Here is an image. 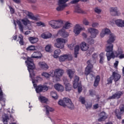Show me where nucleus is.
<instances>
[{"label":"nucleus","mask_w":124,"mask_h":124,"mask_svg":"<svg viewBox=\"0 0 124 124\" xmlns=\"http://www.w3.org/2000/svg\"><path fill=\"white\" fill-rule=\"evenodd\" d=\"M27 63L28 71L30 74V77L32 79V82L33 84L36 83L38 80H41V78L39 77H37L35 79H33V76H34V73H33V69L35 68V65L33 63V61L31 58L30 57L27 58V61L25 62Z\"/></svg>","instance_id":"1"},{"label":"nucleus","mask_w":124,"mask_h":124,"mask_svg":"<svg viewBox=\"0 0 124 124\" xmlns=\"http://www.w3.org/2000/svg\"><path fill=\"white\" fill-rule=\"evenodd\" d=\"M108 45L106 46V51L108 61H109L111 59H114L115 51H113L114 45L113 44H108Z\"/></svg>","instance_id":"2"},{"label":"nucleus","mask_w":124,"mask_h":124,"mask_svg":"<svg viewBox=\"0 0 124 124\" xmlns=\"http://www.w3.org/2000/svg\"><path fill=\"white\" fill-rule=\"evenodd\" d=\"M67 42V40L62 38H58L56 40V43L54 44V46L58 49H63L64 45Z\"/></svg>","instance_id":"3"},{"label":"nucleus","mask_w":124,"mask_h":124,"mask_svg":"<svg viewBox=\"0 0 124 124\" xmlns=\"http://www.w3.org/2000/svg\"><path fill=\"white\" fill-rule=\"evenodd\" d=\"M95 62V60L93 59H90L87 62V66L85 69V75H89L91 72H93V65Z\"/></svg>","instance_id":"4"},{"label":"nucleus","mask_w":124,"mask_h":124,"mask_svg":"<svg viewBox=\"0 0 124 124\" xmlns=\"http://www.w3.org/2000/svg\"><path fill=\"white\" fill-rule=\"evenodd\" d=\"M67 1H68V0H59L56 10L57 11H62L65 7H67V4H66V2Z\"/></svg>","instance_id":"5"},{"label":"nucleus","mask_w":124,"mask_h":124,"mask_svg":"<svg viewBox=\"0 0 124 124\" xmlns=\"http://www.w3.org/2000/svg\"><path fill=\"white\" fill-rule=\"evenodd\" d=\"M121 79V75L120 74L113 72L112 75L108 79V84H111L112 80H113L114 82H117Z\"/></svg>","instance_id":"6"},{"label":"nucleus","mask_w":124,"mask_h":124,"mask_svg":"<svg viewBox=\"0 0 124 124\" xmlns=\"http://www.w3.org/2000/svg\"><path fill=\"white\" fill-rule=\"evenodd\" d=\"M78 82H79V77L76 76L73 82V87L74 89H77L78 88V93H81L82 92V85L78 83Z\"/></svg>","instance_id":"7"},{"label":"nucleus","mask_w":124,"mask_h":124,"mask_svg":"<svg viewBox=\"0 0 124 124\" xmlns=\"http://www.w3.org/2000/svg\"><path fill=\"white\" fill-rule=\"evenodd\" d=\"M86 28L81 26V24H77L74 27L73 32L75 35H78L82 31H85Z\"/></svg>","instance_id":"8"},{"label":"nucleus","mask_w":124,"mask_h":124,"mask_svg":"<svg viewBox=\"0 0 124 124\" xmlns=\"http://www.w3.org/2000/svg\"><path fill=\"white\" fill-rule=\"evenodd\" d=\"M124 113V105H121L120 107V110L116 109L115 111V115L119 120H122V114Z\"/></svg>","instance_id":"9"},{"label":"nucleus","mask_w":124,"mask_h":124,"mask_svg":"<svg viewBox=\"0 0 124 124\" xmlns=\"http://www.w3.org/2000/svg\"><path fill=\"white\" fill-rule=\"evenodd\" d=\"M55 70L56 75L55 82H58V81L61 80L62 76L63 75L64 71H63L62 69L60 68L56 69Z\"/></svg>","instance_id":"10"},{"label":"nucleus","mask_w":124,"mask_h":124,"mask_svg":"<svg viewBox=\"0 0 124 124\" xmlns=\"http://www.w3.org/2000/svg\"><path fill=\"white\" fill-rule=\"evenodd\" d=\"M63 81L66 92H70V91L72 90V86L70 84L69 81L67 80V78H64Z\"/></svg>","instance_id":"11"},{"label":"nucleus","mask_w":124,"mask_h":124,"mask_svg":"<svg viewBox=\"0 0 124 124\" xmlns=\"http://www.w3.org/2000/svg\"><path fill=\"white\" fill-rule=\"evenodd\" d=\"M116 35L113 33H110L108 36V40L107 41V44H113L115 41H116Z\"/></svg>","instance_id":"12"},{"label":"nucleus","mask_w":124,"mask_h":124,"mask_svg":"<svg viewBox=\"0 0 124 124\" xmlns=\"http://www.w3.org/2000/svg\"><path fill=\"white\" fill-rule=\"evenodd\" d=\"M87 31L88 32H90L91 37L92 38H95L96 37V35L98 34L99 32V31H98V30L92 28H88Z\"/></svg>","instance_id":"13"},{"label":"nucleus","mask_w":124,"mask_h":124,"mask_svg":"<svg viewBox=\"0 0 124 124\" xmlns=\"http://www.w3.org/2000/svg\"><path fill=\"white\" fill-rule=\"evenodd\" d=\"M64 101H65L66 106L68 108L72 110L74 108V105L72 103L71 100L69 98H66L64 99Z\"/></svg>","instance_id":"14"},{"label":"nucleus","mask_w":124,"mask_h":124,"mask_svg":"<svg viewBox=\"0 0 124 124\" xmlns=\"http://www.w3.org/2000/svg\"><path fill=\"white\" fill-rule=\"evenodd\" d=\"M63 20L62 19L56 20L55 23V26H54V29L57 30L58 29H61L62 26H63Z\"/></svg>","instance_id":"15"},{"label":"nucleus","mask_w":124,"mask_h":124,"mask_svg":"<svg viewBox=\"0 0 124 124\" xmlns=\"http://www.w3.org/2000/svg\"><path fill=\"white\" fill-rule=\"evenodd\" d=\"M80 48L81 51H86L89 50L90 46L88 44H86L85 42H82L80 44Z\"/></svg>","instance_id":"16"},{"label":"nucleus","mask_w":124,"mask_h":124,"mask_svg":"<svg viewBox=\"0 0 124 124\" xmlns=\"http://www.w3.org/2000/svg\"><path fill=\"white\" fill-rule=\"evenodd\" d=\"M4 96H5V95L3 94V93L1 91V87H0V100H1L2 107L5 106V98Z\"/></svg>","instance_id":"17"},{"label":"nucleus","mask_w":124,"mask_h":124,"mask_svg":"<svg viewBox=\"0 0 124 124\" xmlns=\"http://www.w3.org/2000/svg\"><path fill=\"white\" fill-rule=\"evenodd\" d=\"M124 53V49H123V47L121 46H119L117 51H114V54L113 55V59L115 58H118L121 54H123Z\"/></svg>","instance_id":"18"},{"label":"nucleus","mask_w":124,"mask_h":124,"mask_svg":"<svg viewBox=\"0 0 124 124\" xmlns=\"http://www.w3.org/2000/svg\"><path fill=\"white\" fill-rule=\"evenodd\" d=\"M110 33H112L110 29L108 28H104L102 30L100 36L101 37H104L106 34L109 35Z\"/></svg>","instance_id":"19"},{"label":"nucleus","mask_w":124,"mask_h":124,"mask_svg":"<svg viewBox=\"0 0 124 124\" xmlns=\"http://www.w3.org/2000/svg\"><path fill=\"white\" fill-rule=\"evenodd\" d=\"M108 117L107 114H106L105 112L103 111L99 114V119L98 121V122H103L106 120Z\"/></svg>","instance_id":"20"},{"label":"nucleus","mask_w":124,"mask_h":124,"mask_svg":"<svg viewBox=\"0 0 124 124\" xmlns=\"http://www.w3.org/2000/svg\"><path fill=\"white\" fill-rule=\"evenodd\" d=\"M109 11L110 13L113 14V15H114V16H119V15L121 14L120 13V12L118 11V8L116 7L110 8Z\"/></svg>","instance_id":"21"},{"label":"nucleus","mask_w":124,"mask_h":124,"mask_svg":"<svg viewBox=\"0 0 124 124\" xmlns=\"http://www.w3.org/2000/svg\"><path fill=\"white\" fill-rule=\"evenodd\" d=\"M14 24L16 27H16H17V25H16V24H17L19 27V31L21 32H24V25L22 24V22H21V21L19 20H16V21H14Z\"/></svg>","instance_id":"22"},{"label":"nucleus","mask_w":124,"mask_h":124,"mask_svg":"<svg viewBox=\"0 0 124 124\" xmlns=\"http://www.w3.org/2000/svg\"><path fill=\"white\" fill-rule=\"evenodd\" d=\"M114 23L115 25L119 28H124V20L121 19H117L115 20Z\"/></svg>","instance_id":"23"},{"label":"nucleus","mask_w":124,"mask_h":124,"mask_svg":"<svg viewBox=\"0 0 124 124\" xmlns=\"http://www.w3.org/2000/svg\"><path fill=\"white\" fill-rule=\"evenodd\" d=\"M54 89L58 92H61V93L64 91V87L60 83L55 84Z\"/></svg>","instance_id":"24"},{"label":"nucleus","mask_w":124,"mask_h":124,"mask_svg":"<svg viewBox=\"0 0 124 124\" xmlns=\"http://www.w3.org/2000/svg\"><path fill=\"white\" fill-rule=\"evenodd\" d=\"M70 57V55L67 54L61 55L59 57V62H63L67 61V60L69 59Z\"/></svg>","instance_id":"25"},{"label":"nucleus","mask_w":124,"mask_h":124,"mask_svg":"<svg viewBox=\"0 0 124 124\" xmlns=\"http://www.w3.org/2000/svg\"><path fill=\"white\" fill-rule=\"evenodd\" d=\"M31 58L33 59H41L42 58V54L40 51L34 52L32 54Z\"/></svg>","instance_id":"26"},{"label":"nucleus","mask_w":124,"mask_h":124,"mask_svg":"<svg viewBox=\"0 0 124 124\" xmlns=\"http://www.w3.org/2000/svg\"><path fill=\"white\" fill-rule=\"evenodd\" d=\"M38 65H39V67L41 68V69H48L49 68V66H48L47 63L44 62H39Z\"/></svg>","instance_id":"27"},{"label":"nucleus","mask_w":124,"mask_h":124,"mask_svg":"<svg viewBox=\"0 0 124 124\" xmlns=\"http://www.w3.org/2000/svg\"><path fill=\"white\" fill-rule=\"evenodd\" d=\"M24 14H26L27 16L30 18V19H31V20H34V21H36V20H37V18L35 17L34 16H33V15L31 13H30L28 11H24Z\"/></svg>","instance_id":"28"},{"label":"nucleus","mask_w":124,"mask_h":124,"mask_svg":"<svg viewBox=\"0 0 124 124\" xmlns=\"http://www.w3.org/2000/svg\"><path fill=\"white\" fill-rule=\"evenodd\" d=\"M123 94V93L121 92H118L115 93L114 95L111 96H110L108 98V99H114V98H120L121 95Z\"/></svg>","instance_id":"29"},{"label":"nucleus","mask_w":124,"mask_h":124,"mask_svg":"<svg viewBox=\"0 0 124 124\" xmlns=\"http://www.w3.org/2000/svg\"><path fill=\"white\" fill-rule=\"evenodd\" d=\"M67 73L70 79H72L73 78V75H74V73H75V70L74 69H67Z\"/></svg>","instance_id":"30"},{"label":"nucleus","mask_w":124,"mask_h":124,"mask_svg":"<svg viewBox=\"0 0 124 124\" xmlns=\"http://www.w3.org/2000/svg\"><path fill=\"white\" fill-rule=\"evenodd\" d=\"M29 40L31 44H35V43L38 42V38L36 37H30Z\"/></svg>","instance_id":"31"},{"label":"nucleus","mask_w":124,"mask_h":124,"mask_svg":"<svg viewBox=\"0 0 124 124\" xmlns=\"http://www.w3.org/2000/svg\"><path fill=\"white\" fill-rule=\"evenodd\" d=\"M41 37L44 39H48L52 37V34L49 32L43 33L41 34Z\"/></svg>","instance_id":"32"},{"label":"nucleus","mask_w":124,"mask_h":124,"mask_svg":"<svg viewBox=\"0 0 124 124\" xmlns=\"http://www.w3.org/2000/svg\"><path fill=\"white\" fill-rule=\"evenodd\" d=\"M62 51L60 49H56L53 52V58L54 59H58L59 58V56L61 55V53Z\"/></svg>","instance_id":"33"},{"label":"nucleus","mask_w":124,"mask_h":124,"mask_svg":"<svg viewBox=\"0 0 124 124\" xmlns=\"http://www.w3.org/2000/svg\"><path fill=\"white\" fill-rule=\"evenodd\" d=\"M21 21L24 26H27V25H31V21H30L28 18H27V16L26 18H24L21 19Z\"/></svg>","instance_id":"34"},{"label":"nucleus","mask_w":124,"mask_h":124,"mask_svg":"<svg viewBox=\"0 0 124 124\" xmlns=\"http://www.w3.org/2000/svg\"><path fill=\"white\" fill-rule=\"evenodd\" d=\"M38 99L39 101H40V102H42V103H46V102L48 101V99H47V98L42 95H40L38 97Z\"/></svg>","instance_id":"35"},{"label":"nucleus","mask_w":124,"mask_h":124,"mask_svg":"<svg viewBox=\"0 0 124 124\" xmlns=\"http://www.w3.org/2000/svg\"><path fill=\"white\" fill-rule=\"evenodd\" d=\"M75 12L77 13H82V14H86V12L82 10L79 6L75 7Z\"/></svg>","instance_id":"36"},{"label":"nucleus","mask_w":124,"mask_h":124,"mask_svg":"<svg viewBox=\"0 0 124 124\" xmlns=\"http://www.w3.org/2000/svg\"><path fill=\"white\" fill-rule=\"evenodd\" d=\"M72 27V24H71L69 22H66L64 26H63V30H68L70 29V28Z\"/></svg>","instance_id":"37"},{"label":"nucleus","mask_w":124,"mask_h":124,"mask_svg":"<svg viewBox=\"0 0 124 124\" xmlns=\"http://www.w3.org/2000/svg\"><path fill=\"white\" fill-rule=\"evenodd\" d=\"M33 86L34 87H36L35 91L37 93H41V92H42V86L39 85L36 86V85L34 84H33Z\"/></svg>","instance_id":"38"},{"label":"nucleus","mask_w":124,"mask_h":124,"mask_svg":"<svg viewBox=\"0 0 124 124\" xmlns=\"http://www.w3.org/2000/svg\"><path fill=\"white\" fill-rule=\"evenodd\" d=\"M8 120H9L8 115H7L6 114H4L2 116V122L4 124H7Z\"/></svg>","instance_id":"39"},{"label":"nucleus","mask_w":124,"mask_h":124,"mask_svg":"<svg viewBox=\"0 0 124 124\" xmlns=\"http://www.w3.org/2000/svg\"><path fill=\"white\" fill-rule=\"evenodd\" d=\"M44 108H45V109H46V114L47 115H48L49 114V112H53V111H54V109L51 108H50L49 106H44Z\"/></svg>","instance_id":"40"},{"label":"nucleus","mask_w":124,"mask_h":124,"mask_svg":"<svg viewBox=\"0 0 124 124\" xmlns=\"http://www.w3.org/2000/svg\"><path fill=\"white\" fill-rule=\"evenodd\" d=\"M80 50V46L78 45L75 47L74 55L75 58H77V55L79 54V50Z\"/></svg>","instance_id":"41"},{"label":"nucleus","mask_w":124,"mask_h":124,"mask_svg":"<svg viewBox=\"0 0 124 124\" xmlns=\"http://www.w3.org/2000/svg\"><path fill=\"white\" fill-rule=\"evenodd\" d=\"M45 49L46 52H47V53H51V52H52V45H46L45 47Z\"/></svg>","instance_id":"42"},{"label":"nucleus","mask_w":124,"mask_h":124,"mask_svg":"<svg viewBox=\"0 0 124 124\" xmlns=\"http://www.w3.org/2000/svg\"><path fill=\"white\" fill-rule=\"evenodd\" d=\"M66 98H64L63 99V100H60L58 101L59 105H61V106H63V107H65L66 103H65V101H64V99H65Z\"/></svg>","instance_id":"43"},{"label":"nucleus","mask_w":124,"mask_h":124,"mask_svg":"<svg viewBox=\"0 0 124 124\" xmlns=\"http://www.w3.org/2000/svg\"><path fill=\"white\" fill-rule=\"evenodd\" d=\"M99 81H100V77H99V76H97L95 78L94 87H97V86H98V83H99Z\"/></svg>","instance_id":"44"},{"label":"nucleus","mask_w":124,"mask_h":124,"mask_svg":"<svg viewBox=\"0 0 124 124\" xmlns=\"http://www.w3.org/2000/svg\"><path fill=\"white\" fill-rule=\"evenodd\" d=\"M105 56L104 55V54L103 53H100L99 55L100 60H99V63L101 64L103 63L104 62V60L105 59Z\"/></svg>","instance_id":"45"},{"label":"nucleus","mask_w":124,"mask_h":124,"mask_svg":"<svg viewBox=\"0 0 124 124\" xmlns=\"http://www.w3.org/2000/svg\"><path fill=\"white\" fill-rule=\"evenodd\" d=\"M50 95L54 99H58L59 97L58 96V94H57V93L55 91H52L50 92Z\"/></svg>","instance_id":"46"},{"label":"nucleus","mask_w":124,"mask_h":124,"mask_svg":"<svg viewBox=\"0 0 124 124\" xmlns=\"http://www.w3.org/2000/svg\"><path fill=\"white\" fill-rule=\"evenodd\" d=\"M57 20H52L48 22V25L52 28V29H54L55 26L56 25V22Z\"/></svg>","instance_id":"47"},{"label":"nucleus","mask_w":124,"mask_h":124,"mask_svg":"<svg viewBox=\"0 0 124 124\" xmlns=\"http://www.w3.org/2000/svg\"><path fill=\"white\" fill-rule=\"evenodd\" d=\"M49 77H54L53 80L56 81V73L55 70L54 71H51L49 73Z\"/></svg>","instance_id":"48"},{"label":"nucleus","mask_w":124,"mask_h":124,"mask_svg":"<svg viewBox=\"0 0 124 124\" xmlns=\"http://www.w3.org/2000/svg\"><path fill=\"white\" fill-rule=\"evenodd\" d=\"M82 24H83L84 26H90V21H89L87 18H84L82 20Z\"/></svg>","instance_id":"49"},{"label":"nucleus","mask_w":124,"mask_h":124,"mask_svg":"<svg viewBox=\"0 0 124 124\" xmlns=\"http://www.w3.org/2000/svg\"><path fill=\"white\" fill-rule=\"evenodd\" d=\"M18 38L19 39V44H20V45H24V42L23 41L24 38L23 36L22 35H19Z\"/></svg>","instance_id":"50"},{"label":"nucleus","mask_w":124,"mask_h":124,"mask_svg":"<svg viewBox=\"0 0 124 124\" xmlns=\"http://www.w3.org/2000/svg\"><path fill=\"white\" fill-rule=\"evenodd\" d=\"M26 50H27V51H34V50H35V46H30L26 48Z\"/></svg>","instance_id":"51"},{"label":"nucleus","mask_w":124,"mask_h":124,"mask_svg":"<svg viewBox=\"0 0 124 124\" xmlns=\"http://www.w3.org/2000/svg\"><path fill=\"white\" fill-rule=\"evenodd\" d=\"M42 76H44V77H45L46 78H49L50 77L49 74L45 72L42 73Z\"/></svg>","instance_id":"52"},{"label":"nucleus","mask_w":124,"mask_h":124,"mask_svg":"<svg viewBox=\"0 0 124 124\" xmlns=\"http://www.w3.org/2000/svg\"><path fill=\"white\" fill-rule=\"evenodd\" d=\"M84 105L85 106V107L87 108V109H88L89 108H92V104H91L89 102H86L84 103Z\"/></svg>","instance_id":"53"},{"label":"nucleus","mask_w":124,"mask_h":124,"mask_svg":"<svg viewBox=\"0 0 124 124\" xmlns=\"http://www.w3.org/2000/svg\"><path fill=\"white\" fill-rule=\"evenodd\" d=\"M37 26L38 27H46V24L43 22H39L36 23Z\"/></svg>","instance_id":"54"},{"label":"nucleus","mask_w":124,"mask_h":124,"mask_svg":"<svg viewBox=\"0 0 124 124\" xmlns=\"http://www.w3.org/2000/svg\"><path fill=\"white\" fill-rule=\"evenodd\" d=\"M79 101L82 103V104H84L86 102V100H85V98L82 96L79 97Z\"/></svg>","instance_id":"55"},{"label":"nucleus","mask_w":124,"mask_h":124,"mask_svg":"<svg viewBox=\"0 0 124 124\" xmlns=\"http://www.w3.org/2000/svg\"><path fill=\"white\" fill-rule=\"evenodd\" d=\"M75 44H76V43H72L71 44L68 45V47L70 50H73V48H74V45H75Z\"/></svg>","instance_id":"56"},{"label":"nucleus","mask_w":124,"mask_h":124,"mask_svg":"<svg viewBox=\"0 0 124 124\" xmlns=\"http://www.w3.org/2000/svg\"><path fill=\"white\" fill-rule=\"evenodd\" d=\"M80 0H81L82 1H87L88 0H73L71 1V3H77V2H79Z\"/></svg>","instance_id":"57"},{"label":"nucleus","mask_w":124,"mask_h":124,"mask_svg":"<svg viewBox=\"0 0 124 124\" xmlns=\"http://www.w3.org/2000/svg\"><path fill=\"white\" fill-rule=\"evenodd\" d=\"M48 87L46 85H43L42 86V92H47V90H48Z\"/></svg>","instance_id":"58"},{"label":"nucleus","mask_w":124,"mask_h":124,"mask_svg":"<svg viewBox=\"0 0 124 124\" xmlns=\"http://www.w3.org/2000/svg\"><path fill=\"white\" fill-rule=\"evenodd\" d=\"M94 11L96 12V13L99 14L101 12V10L98 7H96L94 9Z\"/></svg>","instance_id":"59"},{"label":"nucleus","mask_w":124,"mask_h":124,"mask_svg":"<svg viewBox=\"0 0 124 124\" xmlns=\"http://www.w3.org/2000/svg\"><path fill=\"white\" fill-rule=\"evenodd\" d=\"M119 64V61H116L114 63V67L115 69H118V65Z\"/></svg>","instance_id":"60"},{"label":"nucleus","mask_w":124,"mask_h":124,"mask_svg":"<svg viewBox=\"0 0 124 124\" xmlns=\"http://www.w3.org/2000/svg\"><path fill=\"white\" fill-rule=\"evenodd\" d=\"M62 35L63 37H68L69 34L67 32H63Z\"/></svg>","instance_id":"61"},{"label":"nucleus","mask_w":124,"mask_h":124,"mask_svg":"<svg viewBox=\"0 0 124 124\" xmlns=\"http://www.w3.org/2000/svg\"><path fill=\"white\" fill-rule=\"evenodd\" d=\"M98 57V55L96 53H94L92 55V58L93 59H94V60H95V59H97Z\"/></svg>","instance_id":"62"},{"label":"nucleus","mask_w":124,"mask_h":124,"mask_svg":"<svg viewBox=\"0 0 124 124\" xmlns=\"http://www.w3.org/2000/svg\"><path fill=\"white\" fill-rule=\"evenodd\" d=\"M119 59H120V60H122V59H124V54L122 53L119 55L118 56Z\"/></svg>","instance_id":"63"},{"label":"nucleus","mask_w":124,"mask_h":124,"mask_svg":"<svg viewBox=\"0 0 124 124\" xmlns=\"http://www.w3.org/2000/svg\"><path fill=\"white\" fill-rule=\"evenodd\" d=\"M63 31H62V30H60L58 32V35H62V34H63Z\"/></svg>","instance_id":"64"}]
</instances>
